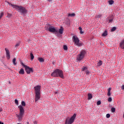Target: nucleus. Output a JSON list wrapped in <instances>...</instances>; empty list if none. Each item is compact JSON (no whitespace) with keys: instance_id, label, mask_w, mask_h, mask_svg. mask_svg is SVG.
Returning a JSON list of instances; mask_svg holds the SVG:
<instances>
[{"instance_id":"nucleus-14","label":"nucleus","mask_w":124,"mask_h":124,"mask_svg":"<svg viewBox=\"0 0 124 124\" xmlns=\"http://www.w3.org/2000/svg\"><path fill=\"white\" fill-rule=\"evenodd\" d=\"M19 74L20 75H24V74H25V71L24 70V69L21 68V69L19 71Z\"/></svg>"},{"instance_id":"nucleus-34","label":"nucleus","mask_w":124,"mask_h":124,"mask_svg":"<svg viewBox=\"0 0 124 124\" xmlns=\"http://www.w3.org/2000/svg\"><path fill=\"white\" fill-rule=\"evenodd\" d=\"M112 101V98L111 97L108 98V101L111 102Z\"/></svg>"},{"instance_id":"nucleus-11","label":"nucleus","mask_w":124,"mask_h":124,"mask_svg":"<svg viewBox=\"0 0 124 124\" xmlns=\"http://www.w3.org/2000/svg\"><path fill=\"white\" fill-rule=\"evenodd\" d=\"M40 94L41 93H35V102L38 101V100L40 98Z\"/></svg>"},{"instance_id":"nucleus-46","label":"nucleus","mask_w":124,"mask_h":124,"mask_svg":"<svg viewBox=\"0 0 124 124\" xmlns=\"http://www.w3.org/2000/svg\"><path fill=\"white\" fill-rule=\"evenodd\" d=\"M102 16L101 15H100L99 16Z\"/></svg>"},{"instance_id":"nucleus-26","label":"nucleus","mask_w":124,"mask_h":124,"mask_svg":"<svg viewBox=\"0 0 124 124\" xmlns=\"http://www.w3.org/2000/svg\"><path fill=\"white\" fill-rule=\"evenodd\" d=\"M111 112H115V108H111Z\"/></svg>"},{"instance_id":"nucleus-23","label":"nucleus","mask_w":124,"mask_h":124,"mask_svg":"<svg viewBox=\"0 0 124 124\" xmlns=\"http://www.w3.org/2000/svg\"><path fill=\"white\" fill-rule=\"evenodd\" d=\"M68 16H75V14L74 13L73 14H69L68 15Z\"/></svg>"},{"instance_id":"nucleus-25","label":"nucleus","mask_w":124,"mask_h":124,"mask_svg":"<svg viewBox=\"0 0 124 124\" xmlns=\"http://www.w3.org/2000/svg\"><path fill=\"white\" fill-rule=\"evenodd\" d=\"M87 67H83L82 68V71H83V72L87 71Z\"/></svg>"},{"instance_id":"nucleus-19","label":"nucleus","mask_w":124,"mask_h":124,"mask_svg":"<svg viewBox=\"0 0 124 124\" xmlns=\"http://www.w3.org/2000/svg\"><path fill=\"white\" fill-rule=\"evenodd\" d=\"M30 56H31V60L32 61L34 59V57L31 52L30 53Z\"/></svg>"},{"instance_id":"nucleus-9","label":"nucleus","mask_w":124,"mask_h":124,"mask_svg":"<svg viewBox=\"0 0 124 124\" xmlns=\"http://www.w3.org/2000/svg\"><path fill=\"white\" fill-rule=\"evenodd\" d=\"M35 94L41 93V86L37 85L34 87Z\"/></svg>"},{"instance_id":"nucleus-2","label":"nucleus","mask_w":124,"mask_h":124,"mask_svg":"<svg viewBox=\"0 0 124 124\" xmlns=\"http://www.w3.org/2000/svg\"><path fill=\"white\" fill-rule=\"evenodd\" d=\"M51 76L53 78L60 77L63 78V71L60 69H56L51 74Z\"/></svg>"},{"instance_id":"nucleus-24","label":"nucleus","mask_w":124,"mask_h":124,"mask_svg":"<svg viewBox=\"0 0 124 124\" xmlns=\"http://www.w3.org/2000/svg\"><path fill=\"white\" fill-rule=\"evenodd\" d=\"M116 28L115 27H113L111 29V31L112 32H113V31H116Z\"/></svg>"},{"instance_id":"nucleus-17","label":"nucleus","mask_w":124,"mask_h":124,"mask_svg":"<svg viewBox=\"0 0 124 124\" xmlns=\"http://www.w3.org/2000/svg\"><path fill=\"white\" fill-rule=\"evenodd\" d=\"M12 62H13V64L14 65H16V58H14V59H13Z\"/></svg>"},{"instance_id":"nucleus-37","label":"nucleus","mask_w":124,"mask_h":124,"mask_svg":"<svg viewBox=\"0 0 124 124\" xmlns=\"http://www.w3.org/2000/svg\"><path fill=\"white\" fill-rule=\"evenodd\" d=\"M90 73V71L88 70H86V74L89 75Z\"/></svg>"},{"instance_id":"nucleus-32","label":"nucleus","mask_w":124,"mask_h":124,"mask_svg":"<svg viewBox=\"0 0 124 124\" xmlns=\"http://www.w3.org/2000/svg\"><path fill=\"white\" fill-rule=\"evenodd\" d=\"M63 49H64V50H67V46H63Z\"/></svg>"},{"instance_id":"nucleus-13","label":"nucleus","mask_w":124,"mask_h":124,"mask_svg":"<svg viewBox=\"0 0 124 124\" xmlns=\"http://www.w3.org/2000/svg\"><path fill=\"white\" fill-rule=\"evenodd\" d=\"M120 47L122 49H124V39L120 43Z\"/></svg>"},{"instance_id":"nucleus-12","label":"nucleus","mask_w":124,"mask_h":124,"mask_svg":"<svg viewBox=\"0 0 124 124\" xmlns=\"http://www.w3.org/2000/svg\"><path fill=\"white\" fill-rule=\"evenodd\" d=\"M63 32H64V28L62 27H61V28L59 29V33L60 34H63Z\"/></svg>"},{"instance_id":"nucleus-5","label":"nucleus","mask_w":124,"mask_h":124,"mask_svg":"<svg viewBox=\"0 0 124 124\" xmlns=\"http://www.w3.org/2000/svg\"><path fill=\"white\" fill-rule=\"evenodd\" d=\"M77 116L76 114H74V115L71 117L70 119H69V118H67L65 122V124H72L75 121V119L76 118Z\"/></svg>"},{"instance_id":"nucleus-41","label":"nucleus","mask_w":124,"mask_h":124,"mask_svg":"<svg viewBox=\"0 0 124 124\" xmlns=\"http://www.w3.org/2000/svg\"><path fill=\"white\" fill-rule=\"evenodd\" d=\"M47 1H48V2H52V0H47Z\"/></svg>"},{"instance_id":"nucleus-10","label":"nucleus","mask_w":124,"mask_h":124,"mask_svg":"<svg viewBox=\"0 0 124 124\" xmlns=\"http://www.w3.org/2000/svg\"><path fill=\"white\" fill-rule=\"evenodd\" d=\"M5 50L6 51V57L8 60H9L10 58V51L8 49L5 48Z\"/></svg>"},{"instance_id":"nucleus-30","label":"nucleus","mask_w":124,"mask_h":124,"mask_svg":"<svg viewBox=\"0 0 124 124\" xmlns=\"http://www.w3.org/2000/svg\"><path fill=\"white\" fill-rule=\"evenodd\" d=\"M4 15V13L3 12L1 13V14H0V18H1Z\"/></svg>"},{"instance_id":"nucleus-35","label":"nucleus","mask_w":124,"mask_h":124,"mask_svg":"<svg viewBox=\"0 0 124 124\" xmlns=\"http://www.w3.org/2000/svg\"><path fill=\"white\" fill-rule=\"evenodd\" d=\"M113 20V18L110 19L109 20V23H112Z\"/></svg>"},{"instance_id":"nucleus-29","label":"nucleus","mask_w":124,"mask_h":124,"mask_svg":"<svg viewBox=\"0 0 124 124\" xmlns=\"http://www.w3.org/2000/svg\"><path fill=\"white\" fill-rule=\"evenodd\" d=\"M15 104H16L17 105H18V101L17 99H16V100H15Z\"/></svg>"},{"instance_id":"nucleus-45","label":"nucleus","mask_w":124,"mask_h":124,"mask_svg":"<svg viewBox=\"0 0 124 124\" xmlns=\"http://www.w3.org/2000/svg\"><path fill=\"white\" fill-rule=\"evenodd\" d=\"M17 124H20V123H17Z\"/></svg>"},{"instance_id":"nucleus-33","label":"nucleus","mask_w":124,"mask_h":124,"mask_svg":"<svg viewBox=\"0 0 124 124\" xmlns=\"http://www.w3.org/2000/svg\"><path fill=\"white\" fill-rule=\"evenodd\" d=\"M110 116V114H107L106 115L107 118H109Z\"/></svg>"},{"instance_id":"nucleus-22","label":"nucleus","mask_w":124,"mask_h":124,"mask_svg":"<svg viewBox=\"0 0 124 124\" xmlns=\"http://www.w3.org/2000/svg\"><path fill=\"white\" fill-rule=\"evenodd\" d=\"M108 3L109 5H112L114 3V1H113V0H109Z\"/></svg>"},{"instance_id":"nucleus-16","label":"nucleus","mask_w":124,"mask_h":124,"mask_svg":"<svg viewBox=\"0 0 124 124\" xmlns=\"http://www.w3.org/2000/svg\"><path fill=\"white\" fill-rule=\"evenodd\" d=\"M108 35L107 31H105L102 34V36L106 37Z\"/></svg>"},{"instance_id":"nucleus-36","label":"nucleus","mask_w":124,"mask_h":124,"mask_svg":"<svg viewBox=\"0 0 124 124\" xmlns=\"http://www.w3.org/2000/svg\"><path fill=\"white\" fill-rule=\"evenodd\" d=\"M78 30H79L80 31H82V28H81V27H79L78 28Z\"/></svg>"},{"instance_id":"nucleus-3","label":"nucleus","mask_w":124,"mask_h":124,"mask_svg":"<svg viewBox=\"0 0 124 124\" xmlns=\"http://www.w3.org/2000/svg\"><path fill=\"white\" fill-rule=\"evenodd\" d=\"M18 108H19L20 113L19 115H16V117L18 118L19 121H21L25 110H24V108H23L22 106H19Z\"/></svg>"},{"instance_id":"nucleus-20","label":"nucleus","mask_w":124,"mask_h":124,"mask_svg":"<svg viewBox=\"0 0 124 124\" xmlns=\"http://www.w3.org/2000/svg\"><path fill=\"white\" fill-rule=\"evenodd\" d=\"M93 98L92 94L91 93H88V100H90Z\"/></svg>"},{"instance_id":"nucleus-27","label":"nucleus","mask_w":124,"mask_h":124,"mask_svg":"<svg viewBox=\"0 0 124 124\" xmlns=\"http://www.w3.org/2000/svg\"><path fill=\"white\" fill-rule=\"evenodd\" d=\"M22 106H26V103H25V101H22L21 102Z\"/></svg>"},{"instance_id":"nucleus-40","label":"nucleus","mask_w":124,"mask_h":124,"mask_svg":"<svg viewBox=\"0 0 124 124\" xmlns=\"http://www.w3.org/2000/svg\"><path fill=\"white\" fill-rule=\"evenodd\" d=\"M2 111V109L1 108H0V112Z\"/></svg>"},{"instance_id":"nucleus-28","label":"nucleus","mask_w":124,"mask_h":124,"mask_svg":"<svg viewBox=\"0 0 124 124\" xmlns=\"http://www.w3.org/2000/svg\"><path fill=\"white\" fill-rule=\"evenodd\" d=\"M20 46V43H17V44H16V45H15V47H17Z\"/></svg>"},{"instance_id":"nucleus-31","label":"nucleus","mask_w":124,"mask_h":124,"mask_svg":"<svg viewBox=\"0 0 124 124\" xmlns=\"http://www.w3.org/2000/svg\"><path fill=\"white\" fill-rule=\"evenodd\" d=\"M96 104L97 105H100L101 104V102L100 101H98L97 102Z\"/></svg>"},{"instance_id":"nucleus-6","label":"nucleus","mask_w":124,"mask_h":124,"mask_svg":"<svg viewBox=\"0 0 124 124\" xmlns=\"http://www.w3.org/2000/svg\"><path fill=\"white\" fill-rule=\"evenodd\" d=\"M21 64L22 66H24L25 68V71L27 74H30L31 72H33V70L32 68H30L29 66L25 65L24 63L21 62Z\"/></svg>"},{"instance_id":"nucleus-21","label":"nucleus","mask_w":124,"mask_h":124,"mask_svg":"<svg viewBox=\"0 0 124 124\" xmlns=\"http://www.w3.org/2000/svg\"><path fill=\"white\" fill-rule=\"evenodd\" d=\"M102 65V62L100 61L99 62H97V66H100L101 65Z\"/></svg>"},{"instance_id":"nucleus-7","label":"nucleus","mask_w":124,"mask_h":124,"mask_svg":"<svg viewBox=\"0 0 124 124\" xmlns=\"http://www.w3.org/2000/svg\"><path fill=\"white\" fill-rule=\"evenodd\" d=\"M86 54V51L82 50L80 52V54L77 56V59L78 61H81L84 57Z\"/></svg>"},{"instance_id":"nucleus-43","label":"nucleus","mask_w":124,"mask_h":124,"mask_svg":"<svg viewBox=\"0 0 124 124\" xmlns=\"http://www.w3.org/2000/svg\"><path fill=\"white\" fill-rule=\"evenodd\" d=\"M34 124H37V122L36 121L34 122Z\"/></svg>"},{"instance_id":"nucleus-44","label":"nucleus","mask_w":124,"mask_h":124,"mask_svg":"<svg viewBox=\"0 0 124 124\" xmlns=\"http://www.w3.org/2000/svg\"><path fill=\"white\" fill-rule=\"evenodd\" d=\"M123 118H124V115H123Z\"/></svg>"},{"instance_id":"nucleus-8","label":"nucleus","mask_w":124,"mask_h":124,"mask_svg":"<svg viewBox=\"0 0 124 124\" xmlns=\"http://www.w3.org/2000/svg\"><path fill=\"white\" fill-rule=\"evenodd\" d=\"M46 30L51 33L58 32V31L53 26L48 27Z\"/></svg>"},{"instance_id":"nucleus-42","label":"nucleus","mask_w":124,"mask_h":124,"mask_svg":"<svg viewBox=\"0 0 124 124\" xmlns=\"http://www.w3.org/2000/svg\"><path fill=\"white\" fill-rule=\"evenodd\" d=\"M0 124H4L3 122H0Z\"/></svg>"},{"instance_id":"nucleus-18","label":"nucleus","mask_w":124,"mask_h":124,"mask_svg":"<svg viewBox=\"0 0 124 124\" xmlns=\"http://www.w3.org/2000/svg\"><path fill=\"white\" fill-rule=\"evenodd\" d=\"M38 61L40 62H44V60L43 58H39L38 59Z\"/></svg>"},{"instance_id":"nucleus-4","label":"nucleus","mask_w":124,"mask_h":124,"mask_svg":"<svg viewBox=\"0 0 124 124\" xmlns=\"http://www.w3.org/2000/svg\"><path fill=\"white\" fill-rule=\"evenodd\" d=\"M73 41L74 42L75 45L76 46H78L79 47L83 45L82 43H79L80 40L79 38L77 37V35H74L73 37Z\"/></svg>"},{"instance_id":"nucleus-39","label":"nucleus","mask_w":124,"mask_h":124,"mask_svg":"<svg viewBox=\"0 0 124 124\" xmlns=\"http://www.w3.org/2000/svg\"><path fill=\"white\" fill-rule=\"evenodd\" d=\"M121 88L122 90H124V85H122Z\"/></svg>"},{"instance_id":"nucleus-1","label":"nucleus","mask_w":124,"mask_h":124,"mask_svg":"<svg viewBox=\"0 0 124 124\" xmlns=\"http://www.w3.org/2000/svg\"><path fill=\"white\" fill-rule=\"evenodd\" d=\"M7 3L9 5L12 6L13 8L16 9L18 12L21 13V15H25L28 13V11L26 10V8H25L24 7L13 4L8 2H7Z\"/></svg>"},{"instance_id":"nucleus-38","label":"nucleus","mask_w":124,"mask_h":124,"mask_svg":"<svg viewBox=\"0 0 124 124\" xmlns=\"http://www.w3.org/2000/svg\"><path fill=\"white\" fill-rule=\"evenodd\" d=\"M83 33H84V32L82 31V30L80 31V33L81 34H82Z\"/></svg>"},{"instance_id":"nucleus-15","label":"nucleus","mask_w":124,"mask_h":124,"mask_svg":"<svg viewBox=\"0 0 124 124\" xmlns=\"http://www.w3.org/2000/svg\"><path fill=\"white\" fill-rule=\"evenodd\" d=\"M111 88H109L108 89V93H107V95L108 96H111Z\"/></svg>"}]
</instances>
